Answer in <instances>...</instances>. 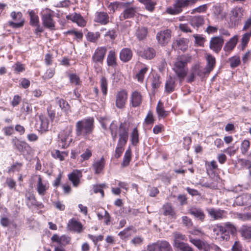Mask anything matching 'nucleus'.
<instances>
[{
  "label": "nucleus",
  "mask_w": 251,
  "mask_h": 251,
  "mask_svg": "<svg viewBox=\"0 0 251 251\" xmlns=\"http://www.w3.org/2000/svg\"><path fill=\"white\" fill-rule=\"evenodd\" d=\"M109 128L113 141H115L118 134L119 135V139L114 154L115 158L118 159L122 156L128 141V126L126 122H121L118 126L116 121H113L110 125Z\"/></svg>",
  "instance_id": "1"
},
{
  "label": "nucleus",
  "mask_w": 251,
  "mask_h": 251,
  "mask_svg": "<svg viewBox=\"0 0 251 251\" xmlns=\"http://www.w3.org/2000/svg\"><path fill=\"white\" fill-rule=\"evenodd\" d=\"M94 123L93 117H88L77 121L75 126L76 136L88 139L89 136L94 131Z\"/></svg>",
  "instance_id": "2"
},
{
  "label": "nucleus",
  "mask_w": 251,
  "mask_h": 251,
  "mask_svg": "<svg viewBox=\"0 0 251 251\" xmlns=\"http://www.w3.org/2000/svg\"><path fill=\"white\" fill-rule=\"evenodd\" d=\"M191 57L187 54L179 55L175 62L173 70L179 78V81H182L188 72V63L191 61Z\"/></svg>",
  "instance_id": "3"
},
{
  "label": "nucleus",
  "mask_w": 251,
  "mask_h": 251,
  "mask_svg": "<svg viewBox=\"0 0 251 251\" xmlns=\"http://www.w3.org/2000/svg\"><path fill=\"white\" fill-rule=\"evenodd\" d=\"M55 13L53 10L46 8L41 12V19L43 26L50 30H54L56 22L54 20Z\"/></svg>",
  "instance_id": "4"
},
{
  "label": "nucleus",
  "mask_w": 251,
  "mask_h": 251,
  "mask_svg": "<svg viewBox=\"0 0 251 251\" xmlns=\"http://www.w3.org/2000/svg\"><path fill=\"white\" fill-rule=\"evenodd\" d=\"M10 16L13 21L8 22V25L13 28L22 27L25 23V19L22 13L20 11H12Z\"/></svg>",
  "instance_id": "5"
},
{
  "label": "nucleus",
  "mask_w": 251,
  "mask_h": 251,
  "mask_svg": "<svg viewBox=\"0 0 251 251\" xmlns=\"http://www.w3.org/2000/svg\"><path fill=\"white\" fill-rule=\"evenodd\" d=\"M206 74L207 73H206L204 69L202 68L199 64H196L191 68L190 74L187 78V82L192 83L194 81L196 76L203 78Z\"/></svg>",
  "instance_id": "6"
},
{
  "label": "nucleus",
  "mask_w": 251,
  "mask_h": 251,
  "mask_svg": "<svg viewBox=\"0 0 251 251\" xmlns=\"http://www.w3.org/2000/svg\"><path fill=\"white\" fill-rule=\"evenodd\" d=\"M148 251H174L170 244L166 240H158L148 246Z\"/></svg>",
  "instance_id": "7"
},
{
  "label": "nucleus",
  "mask_w": 251,
  "mask_h": 251,
  "mask_svg": "<svg viewBox=\"0 0 251 251\" xmlns=\"http://www.w3.org/2000/svg\"><path fill=\"white\" fill-rule=\"evenodd\" d=\"M11 143L14 149L21 153H29L31 150V147L26 142L22 141L17 137H13L11 140Z\"/></svg>",
  "instance_id": "8"
},
{
  "label": "nucleus",
  "mask_w": 251,
  "mask_h": 251,
  "mask_svg": "<svg viewBox=\"0 0 251 251\" xmlns=\"http://www.w3.org/2000/svg\"><path fill=\"white\" fill-rule=\"evenodd\" d=\"M107 48L105 46L98 47L92 54L91 60L93 63L103 64V61L107 52Z\"/></svg>",
  "instance_id": "9"
},
{
  "label": "nucleus",
  "mask_w": 251,
  "mask_h": 251,
  "mask_svg": "<svg viewBox=\"0 0 251 251\" xmlns=\"http://www.w3.org/2000/svg\"><path fill=\"white\" fill-rule=\"evenodd\" d=\"M213 234L215 237V239L220 241H228L230 239V236L228 234H224V231H225V228L223 227V225L218 224L212 227Z\"/></svg>",
  "instance_id": "10"
},
{
  "label": "nucleus",
  "mask_w": 251,
  "mask_h": 251,
  "mask_svg": "<svg viewBox=\"0 0 251 251\" xmlns=\"http://www.w3.org/2000/svg\"><path fill=\"white\" fill-rule=\"evenodd\" d=\"M128 93L126 89H122L118 91L115 96V105L119 109L125 107L127 100Z\"/></svg>",
  "instance_id": "11"
},
{
  "label": "nucleus",
  "mask_w": 251,
  "mask_h": 251,
  "mask_svg": "<svg viewBox=\"0 0 251 251\" xmlns=\"http://www.w3.org/2000/svg\"><path fill=\"white\" fill-rule=\"evenodd\" d=\"M224 44V39L222 36H214L211 38L209 48L215 53L218 54L221 50Z\"/></svg>",
  "instance_id": "12"
},
{
  "label": "nucleus",
  "mask_w": 251,
  "mask_h": 251,
  "mask_svg": "<svg viewBox=\"0 0 251 251\" xmlns=\"http://www.w3.org/2000/svg\"><path fill=\"white\" fill-rule=\"evenodd\" d=\"M172 37V31L166 29L161 30L156 34L158 43L161 46H166L170 41Z\"/></svg>",
  "instance_id": "13"
},
{
  "label": "nucleus",
  "mask_w": 251,
  "mask_h": 251,
  "mask_svg": "<svg viewBox=\"0 0 251 251\" xmlns=\"http://www.w3.org/2000/svg\"><path fill=\"white\" fill-rule=\"evenodd\" d=\"M208 215L213 220H221L227 217V212L220 208H211L207 209Z\"/></svg>",
  "instance_id": "14"
},
{
  "label": "nucleus",
  "mask_w": 251,
  "mask_h": 251,
  "mask_svg": "<svg viewBox=\"0 0 251 251\" xmlns=\"http://www.w3.org/2000/svg\"><path fill=\"white\" fill-rule=\"evenodd\" d=\"M143 101V96L141 92L135 90L132 92L129 98V104L132 107H139Z\"/></svg>",
  "instance_id": "15"
},
{
  "label": "nucleus",
  "mask_w": 251,
  "mask_h": 251,
  "mask_svg": "<svg viewBox=\"0 0 251 251\" xmlns=\"http://www.w3.org/2000/svg\"><path fill=\"white\" fill-rule=\"evenodd\" d=\"M189 40L183 37L177 38L172 43V47L175 50H186L188 47Z\"/></svg>",
  "instance_id": "16"
},
{
  "label": "nucleus",
  "mask_w": 251,
  "mask_h": 251,
  "mask_svg": "<svg viewBox=\"0 0 251 251\" xmlns=\"http://www.w3.org/2000/svg\"><path fill=\"white\" fill-rule=\"evenodd\" d=\"M232 15L230 17V22L232 26L236 27L242 21L243 13L242 8H236L232 10Z\"/></svg>",
  "instance_id": "17"
},
{
  "label": "nucleus",
  "mask_w": 251,
  "mask_h": 251,
  "mask_svg": "<svg viewBox=\"0 0 251 251\" xmlns=\"http://www.w3.org/2000/svg\"><path fill=\"white\" fill-rule=\"evenodd\" d=\"M71 132V131L69 132L63 131L59 134V143L61 149H66L69 146L72 141V139L70 138Z\"/></svg>",
  "instance_id": "18"
},
{
  "label": "nucleus",
  "mask_w": 251,
  "mask_h": 251,
  "mask_svg": "<svg viewBox=\"0 0 251 251\" xmlns=\"http://www.w3.org/2000/svg\"><path fill=\"white\" fill-rule=\"evenodd\" d=\"M67 228L70 231H73L77 233H80L83 230V226L81 223L74 218L69 221L67 224Z\"/></svg>",
  "instance_id": "19"
},
{
  "label": "nucleus",
  "mask_w": 251,
  "mask_h": 251,
  "mask_svg": "<svg viewBox=\"0 0 251 251\" xmlns=\"http://www.w3.org/2000/svg\"><path fill=\"white\" fill-rule=\"evenodd\" d=\"M163 215L172 219L176 218V211L172 203L168 202L164 203L161 208Z\"/></svg>",
  "instance_id": "20"
},
{
  "label": "nucleus",
  "mask_w": 251,
  "mask_h": 251,
  "mask_svg": "<svg viewBox=\"0 0 251 251\" xmlns=\"http://www.w3.org/2000/svg\"><path fill=\"white\" fill-rule=\"evenodd\" d=\"M106 164V160L104 156H101L99 160L95 161L92 165L95 174H102Z\"/></svg>",
  "instance_id": "21"
},
{
  "label": "nucleus",
  "mask_w": 251,
  "mask_h": 251,
  "mask_svg": "<svg viewBox=\"0 0 251 251\" xmlns=\"http://www.w3.org/2000/svg\"><path fill=\"white\" fill-rule=\"evenodd\" d=\"M188 212L201 222H203L205 220V214L203 210L200 207L192 206L188 210Z\"/></svg>",
  "instance_id": "22"
},
{
  "label": "nucleus",
  "mask_w": 251,
  "mask_h": 251,
  "mask_svg": "<svg viewBox=\"0 0 251 251\" xmlns=\"http://www.w3.org/2000/svg\"><path fill=\"white\" fill-rule=\"evenodd\" d=\"M51 240L53 242H56L59 245V247H64L70 243L71 238L66 235L59 236L55 234L52 235Z\"/></svg>",
  "instance_id": "23"
},
{
  "label": "nucleus",
  "mask_w": 251,
  "mask_h": 251,
  "mask_svg": "<svg viewBox=\"0 0 251 251\" xmlns=\"http://www.w3.org/2000/svg\"><path fill=\"white\" fill-rule=\"evenodd\" d=\"M82 176V172L78 170H74L68 175V179L72 182L74 187H77L80 183V178Z\"/></svg>",
  "instance_id": "24"
},
{
  "label": "nucleus",
  "mask_w": 251,
  "mask_h": 251,
  "mask_svg": "<svg viewBox=\"0 0 251 251\" xmlns=\"http://www.w3.org/2000/svg\"><path fill=\"white\" fill-rule=\"evenodd\" d=\"M94 21L101 25H106L110 22L109 16L106 12H97L95 14Z\"/></svg>",
  "instance_id": "25"
},
{
  "label": "nucleus",
  "mask_w": 251,
  "mask_h": 251,
  "mask_svg": "<svg viewBox=\"0 0 251 251\" xmlns=\"http://www.w3.org/2000/svg\"><path fill=\"white\" fill-rule=\"evenodd\" d=\"M106 64L108 67L114 68L118 66L117 53L114 49L108 51L106 57Z\"/></svg>",
  "instance_id": "26"
},
{
  "label": "nucleus",
  "mask_w": 251,
  "mask_h": 251,
  "mask_svg": "<svg viewBox=\"0 0 251 251\" xmlns=\"http://www.w3.org/2000/svg\"><path fill=\"white\" fill-rule=\"evenodd\" d=\"M49 185L48 183H44L41 176H38V181L37 183L36 190L40 196H44L47 191L49 189Z\"/></svg>",
  "instance_id": "27"
},
{
  "label": "nucleus",
  "mask_w": 251,
  "mask_h": 251,
  "mask_svg": "<svg viewBox=\"0 0 251 251\" xmlns=\"http://www.w3.org/2000/svg\"><path fill=\"white\" fill-rule=\"evenodd\" d=\"M133 52L130 48H125L122 49L119 53L120 60L124 63L129 62L132 59Z\"/></svg>",
  "instance_id": "28"
},
{
  "label": "nucleus",
  "mask_w": 251,
  "mask_h": 251,
  "mask_svg": "<svg viewBox=\"0 0 251 251\" xmlns=\"http://www.w3.org/2000/svg\"><path fill=\"white\" fill-rule=\"evenodd\" d=\"M239 39L237 35L233 36L225 44L224 50L228 53H230L235 48Z\"/></svg>",
  "instance_id": "29"
},
{
  "label": "nucleus",
  "mask_w": 251,
  "mask_h": 251,
  "mask_svg": "<svg viewBox=\"0 0 251 251\" xmlns=\"http://www.w3.org/2000/svg\"><path fill=\"white\" fill-rule=\"evenodd\" d=\"M206 65L204 68L207 75L213 70L216 64L215 58L210 54H206Z\"/></svg>",
  "instance_id": "30"
},
{
  "label": "nucleus",
  "mask_w": 251,
  "mask_h": 251,
  "mask_svg": "<svg viewBox=\"0 0 251 251\" xmlns=\"http://www.w3.org/2000/svg\"><path fill=\"white\" fill-rule=\"evenodd\" d=\"M156 112L159 119L165 118L168 116L170 112L169 111H166L164 109V104L159 100L157 104L156 107Z\"/></svg>",
  "instance_id": "31"
},
{
  "label": "nucleus",
  "mask_w": 251,
  "mask_h": 251,
  "mask_svg": "<svg viewBox=\"0 0 251 251\" xmlns=\"http://www.w3.org/2000/svg\"><path fill=\"white\" fill-rule=\"evenodd\" d=\"M239 232L242 237L246 240L251 239V225L245 224L241 227Z\"/></svg>",
  "instance_id": "32"
},
{
  "label": "nucleus",
  "mask_w": 251,
  "mask_h": 251,
  "mask_svg": "<svg viewBox=\"0 0 251 251\" xmlns=\"http://www.w3.org/2000/svg\"><path fill=\"white\" fill-rule=\"evenodd\" d=\"M205 167L206 173L208 176L213 174L218 169V165L217 162L214 160L211 161H206Z\"/></svg>",
  "instance_id": "33"
},
{
  "label": "nucleus",
  "mask_w": 251,
  "mask_h": 251,
  "mask_svg": "<svg viewBox=\"0 0 251 251\" xmlns=\"http://www.w3.org/2000/svg\"><path fill=\"white\" fill-rule=\"evenodd\" d=\"M64 34L67 35H73L74 40L79 42L82 40L83 34L81 30H77L75 28L68 30L64 32Z\"/></svg>",
  "instance_id": "34"
},
{
  "label": "nucleus",
  "mask_w": 251,
  "mask_h": 251,
  "mask_svg": "<svg viewBox=\"0 0 251 251\" xmlns=\"http://www.w3.org/2000/svg\"><path fill=\"white\" fill-rule=\"evenodd\" d=\"M132 155L131 149L129 147L124 154L122 162L121 164V168H124L129 166L132 159Z\"/></svg>",
  "instance_id": "35"
},
{
  "label": "nucleus",
  "mask_w": 251,
  "mask_h": 251,
  "mask_svg": "<svg viewBox=\"0 0 251 251\" xmlns=\"http://www.w3.org/2000/svg\"><path fill=\"white\" fill-rule=\"evenodd\" d=\"M137 11V8L136 7H126L122 14L124 19L133 18L136 16Z\"/></svg>",
  "instance_id": "36"
},
{
  "label": "nucleus",
  "mask_w": 251,
  "mask_h": 251,
  "mask_svg": "<svg viewBox=\"0 0 251 251\" xmlns=\"http://www.w3.org/2000/svg\"><path fill=\"white\" fill-rule=\"evenodd\" d=\"M39 119L40 122L39 131L42 133L47 131L48 130L49 126L48 119L43 114H40L39 116Z\"/></svg>",
  "instance_id": "37"
},
{
  "label": "nucleus",
  "mask_w": 251,
  "mask_h": 251,
  "mask_svg": "<svg viewBox=\"0 0 251 251\" xmlns=\"http://www.w3.org/2000/svg\"><path fill=\"white\" fill-rule=\"evenodd\" d=\"M130 141L131 144L133 146H137L139 143V132L137 126L135 127L131 132Z\"/></svg>",
  "instance_id": "38"
},
{
  "label": "nucleus",
  "mask_w": 251,
  "mask_h": 251,
  "mask_svg": "<svg viewBox=\"0 0 251 251\" xmlns=\"http://www.w3.org/2000/svg\"><path fill=\"white\" fill-rule=\"evenodd\" d=\"M140 3L143 4L145 9L151 12H152L155 10V7L157 4L156 0H137Z\"/></svg>",
  "instance_id": "39"
},
{
  "label": "nucleus",
  "mask_w": 251,
  "mask_h": 251,
  "mask_svg": "<svg viewBox=\"0 0 251 251\" xmlns=\"http://www.w3.org/2000/svg\"><path fill=\"white\" fill-rule=\"evenodd\" d=\"M223 227L225 228V231H224V234L234 235L237 232V228L236 226L231 222H226L223 225Z\"/></svg>",
  "instance_id": "40"
},
{
  "label": "nucleus",
  "mask_w": 251,
  "mask_h": 251,
  "mask_svg": "<svg viewBox=\"0 0 251 251\" xmlns=\"http://www.w3.org/2000/svg\"><path fill=\"white\" fill-rule=\"evenodd\" d=\"M176 87V83L175 80L171 76H170L165 83V92L168 94H170L175 91Z\"/></svg>",
  "instance_id": "41"
},
{
  "label": "nucleus",
  "mask_w": 251,
  "mask_h": 251,
  "mask_svg": "<svg viewBox=\"0 0 251 251\" xmlns=\"http://www.w3.org/2000/svg\"><path fill=\"white\" fill-rule=\"evenodd\" d=\"M140 55L147 59H151L156 55V51L152 48H147L140 52Z\"/></svg>",
  "instance_id": "42"
},
{
  "label": "nucleus",
  "mask_w": 251,
  "mask_h": 251,
  "mask_svg": "<svg viewBox=\"0 0 251 251\" xmlns=\"http://www.w3.org/2000/svg\"><path fill=\"white\" fill-rule=\"evenodd\" d=\"M251 147V142L248 139L243 140L240 145L241 153L243 155H247L251 156V152L248 154L249 151Z\"/></svg>",
  "instance_id": "43"
},
{
  "label": "nucleus",
  "mask_w": 251,
  "mask_h": 251,
  "mask_svg": "<svg viewBox=\"0 0 251 251\" xmlns=\"http://www.w3.org/2000/svg\"><path fill=\"white\" fill-rule=\"evenodd\" d=\"M99 83L102 95L105 97L108 93V80L105 76H102L100 78Z\"/></svg>",
  "instance_id": "44"
},
{
  "label": "nucleus",
  "mask_w": 251,
  "mask_h": 251,
  "mask_svg": "<svg viewBox=\"0 0 251 251\" xmlns=\"http://www.w3.org/2000/svg\"><path fill=\"white\" fill-rule=\"evenodd\" d=\"M148 34V28L145 27H141L137 29L135 36L139 41H143L146 39Z\"/></svg>",
  "instance_id": "45"
},
{
  "label": "nucleus",
  "mask_w": 251,
  "mask_h": 251,
  "mask_svg": "<svg viewBox=\"0 0 251 251\" xmlns=\"http://www.w3.org/2000/svg\"><path fill=\"white\" fill-rule=\"evenodd\" d=\"M28 13L30 18L29 25L31 26L36 25L40 24L39 16L34 10H28Z\"/></svg>",
  "instance_id": "46"
},
{
  "label": "nucleus",
  "mask_w": 251,
  "mask_h": 251,
  "mask_svg": "<svg viewBox=\"0 0 251 251\" xmlns=\"http://www.w3.org/2000/svg\"><path fill=\"white\" fill-rule=\"evenodd\" d=\"M204 18L202 16H195L190 20V24L193 27L197 28L202 26L204 24Z\"/></svg>",
  "instance_id": "47"
},
{
  "label": "nucleus",
  "mask_w": 251,
  "mask_h": 251,
  "mask_svg": "<svg viewBox=\"0 0 251 251\" xmlns=\"http://www.w3.org/2000/svg\"><path fill=\"white\" fill-rule=\"evenodd\" d=\"M251 37V32H247L244 33L241 39V48L242 50H244L248 46V44Z\"/></svg>",
  "instance_id": "48"
},
{
  "label": "nucleus",
  "mask_w": 251,
  "mask_h": 251,
  "mask_svg": "<svg viewBox=\"0 0 251 251\" xmlns=\"http://www.w3.org/2000/svg\"><path fill=\"white\" fill-rule=\"evenodd\" d=\"M51 156L56 159H59L60 161L65 160V157L68 155V151H60L58 150H54L51 152Z\"/></svg>",
  "instance_id": "49"
},
{
  "label": "nucleus",
  "mask_w": 251,
  "mask_h": 251,
  "mask_svg": "<svg viewBox=\"0 0 251 251\" xmlns=\"http://www.w3.org/2000/svg\"><path fill=\"white\" fill-rule=\"evenodd\" d=\"M149 68L147 66L144 65V67L142 68L135 75V78L137 79L139 82H143L145 78V75L149 71Z\"/></svg>",
  "instance_id": "50"
},
{
  "label": "nucleus",
  "mask_w": 251,
  "mask_h": 251,
  "mask_svg": "<svg viewBox=\"0 0 251 251\" xmlns=\"http://www.w3.org/2000/svg\"><path fill=\"white\" fill-rule=\"evenodd\" d=\"M72 21L73 23H76L79 26L83 27L86 25V22L83 17L80 14L76 13L73 15Z\"/></svg>",
  "instance_id": "51"
},
{
  "label": "nucleus",
  "mask_w": 251,
  "mask_h": 251,
  "mask_svg": "<svg viewBox=\"0 0 251 251\" xmlns=\"http://www.w3.org/2000/svg\"><path fill=\"white\" fill-rule=\"evenodd\" d=\"M12 69L15 74L19 75L25 71V65L17 61L12 66Z\"/></svg>",
  "instance_id": "52"
},
{
  "label": "nucleus",
  "mask_w": 251,
  "mask_h": 251,
  "mask_svg": "<svg viewBox=\"0 0 251 251\" xmlns=\"http://www.w3.org/2000/svg\"><path fill=\"white\" fill-rule=\"evenodd\" d=\"M100 36V34L99 32H88L86 35L87 40L91 43H96Z\"/></svg>",
  "instance_id": "53"
},
{
  "label": "nucleus",
  "mask_w": 251,
  "mask_h": 251,
  "mask_svg": "<svg viewBox=\"0 0 251 251\" xmlns=\"http://www.w3.org/2000/svg\"><path fill=\"white\" fill-rule=\"evenodd\" d=\"M70 83L72 85L80 86L81 85V81L79 76L75 73L70 74L68 75Z\"/></svg>",
  "instance_id": "54"
},
{
  "label": "nucleus",
  "mask_w": 251,
  "mask_h": 251,
  "mask_svg": "<svg viewBox=\"0 0 251 251\" xmlns=\"http://www.w3.org/2000/svg\"><path fill=\"white\" fill-rule=\"evenodd\" d=\"M24 166V163L23 162H16L13 164L10 167L8 168L7 172L8 173H14L15 172H20L21 171Z\"/></svg>",
  "instance_id": "55"
},
{
  "label": "nucleus",
  "mask_w": 251,
  "mask_h": 251,
  "mask_svg": "<svg viewBox=\"0 0 251 251\" xmlns=\"http://www.w3.org/2000/svg\"><path fill=\"white\" fill-rule=\"evenodd\" d=\"M155 121L153 112L149 110L145 118L144 124L146 125H153Z\"/></svg>",
  "instance_id": "56"
},
{
  "label": "nucleus",
  "mask_w": 251,
  "mask_h": 251,
  "mask_svg": "<svg viewBox=\"0 0 251 251\" xmlns=\"http://www.w3.org/2000/svg\"><path fill=\"white\" fill-rule=\"evenodd\" d=\"M55 73V69L54 68H48L42 76V78L44 80L50 79L53 77Z\"/></svg>",
  "instance_id": "57"
},
{
  "label": "nucleus",
  "mask_w": 251,
  "mask_h": 251,
  "mask_svg": "<svg viewBox=\"0 0 251 251\" xmlns=\"http://www.w3.org/2000/svg\"><path fill=\"white\" fill-rule=\"evenodd\" d=\"M88 238L92 241L95 246H97V249L99 250L100 246L98 245V243L99 241H101L103 240L104 236L102 235H99L95 236L92 234H88L87 235Z\"/></svg>",
  "instance_id": "58"
},
{
  "label": "nucleus",
  "mask_w": 251,
  "mask_h": 251,
  "mask_svg": "<svg viewBox=\"0 0 251 251\" xmlns=\"http://www.w3.org/2000/svg\"><path fill=\"white\" fill-rule=\"evenodd\" d=\"M238 151V147H235L234 145L229 146L224 149V152L226 153L229 156L234 155Z\"/></svg>",
  "instance_id": "59"
},
{
  "label": "nucleus",
  "mask_w": 251,
  "mask_h": 251,
  "mask_svg": "<svg viewBox=\"0 0 251 251\" xmlns=\"http://www.w3.org/2000/svg\"><path fill=\"white\" fill-rule=\"evenodd\" d=\"M230 67L235 68L238 67L241 63L240 58L239 56H234L229 59Z\"/></svg>",
  "instance_id": "60"
},
{
  "label": "nucleus",
  "mask_w": 251,
  "mask_h": 251,
  "mask_svg": "<svg viewBox=\"0 0 251 251\" xmlns=\"http://www.w3.org/2000/svg\"><path fill=\"white\" fill-rule=\"evenodd\" d=\"M21 111L25 115L32 113V109L31 105L27 102H24L21 108Z\"/></svg>",
  "instance_id": "61"
},
{
  "label": "nucleus",
  "mask_w": 251,
  "mask_h": 251,
  "mask_svg": "<svg viewBox=\"0 0 251 251\" xmlns=\"http://www.w3.org/2000/svg\"><path fill=\"white\" fill-rule=\"evenodd\" d=\"M133 228V226H129L124 229L123 231L120 232L118 235L123 239L127 238L131 235L130 231Z\"/></svg>",
  "instance_id": "62"
},
{
  "label": "nucleus",
  "mask_w": 251,
  "mask_h": 251,
  "mask_svg": "<svg viewBox=\"0 0 251 251\" xmlns=\"http://www.w3.org/2000/svg\"><path fill=\"white\" fill-rule=\"evenodd\" d=\"M238 162L240 164L242 168L250 169L251 168V161L245 158H239Z\"/></svg>",
  "instance_id": "63"
},
{
  "label": "nucleus",
  "mask_w": 251,
  "mask_h": 251,
  "mask_svg": "<svg viewBox=\"0 0 251 251\" xmlns=\"http://www.w3.org/2000/svg\"><path fill=\"white\" fill-rule=\"evenodd\" d=\"M175 247L181 251H193V249L188 244L184 242L178 243Z\"/></svg>",
  "instance_id": "64"
}]
</instances>
